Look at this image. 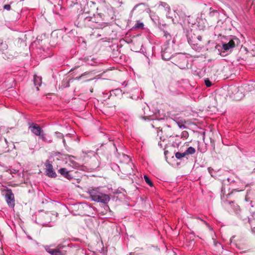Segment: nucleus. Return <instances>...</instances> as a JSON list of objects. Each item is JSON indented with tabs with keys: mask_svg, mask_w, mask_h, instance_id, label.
Masks as SVG:
<instances>
[{
	"mask_svg": "<svg viewBox=\"0 0 255 255\" xmlns=\"http://www.w3.org/2000/svg\"><path fill=\"white\" fill-rule=\"evenodd\" d=\"M89 193L92 199L98 202L107 203L110 199L109 196L102 193L99 188L90 189Z\"/></svg>",
	"mask_w": 255,
	"mask_h": 255,
	"instance_id": "f257e3e1",
	"label": "nucleus"
},
{
	"mask_svg": "<svg viewBox=\"0 0 255 255\" xmlns=\"http://www.w3.org/2000/svg\"><path fill=\"white\" fill-rule=\"evenodd\" d=\"M46 175L50 177H56V173L54 171L53 166L49 162L47 161L45 164Z\"/></svg>",
	"mask_w": 255,
	"mask_h": 255,
	"instance_id": "f03ea898",
	"label": "nucleus"
},
{
	"mask_svg": "<svg viewBox=\"0 0 255 255\" xmlns=\"http://www.w3.org/2000/svg\"><path fill=\"white\" fill-rule=\"evenodd\" d=\"M5 199L8 206L13 207L14 206V195L11 192H8L5 195Z\"/></svg>",
	"mask_w": 255,
	"mask_h": 255,
	"instance_id": "7ed1b4c3",
	"label": "nucleus"
},
{
	"mask_svg": "<svg viewBox=\"0 0 255 255\" xmlns=\"http://www.w3.org/2000/svg\"><path fill=\"white\" fill-rule=\"evenodd\" d=\"M235 41L234 40H231L228 43L224 44L223 45V47L225 50H228L235 47Z\"/></svg>",
	"mask_w": 255,
	"mask_h": 255,
	"instance_id": "20e7f679",
	"label": "nucleus"
},
{
	"mask_svg": "<svg viewBox=\"0 0 255 255\" xmlns=\"http://www.w3.org/2000/svg\"><path fill=\"white\" fill-rule=\"evenodd\" d=\"M244 87L241 86L239 87L238 92L235 94L234 98L237 100H239L242 99L244 97V94L243 93L242 91L243 90Z\"/></svg>",
	"mask_w": 255,
	"mask_h": 255,
	"instance_id": "39448f33",
	"label": "nucleus"
},
{
	"mask_svg": "<svg viewBox=\"0 0 255 255\" xmlns=\"http://www.w3.org/2000/svg\"><path fill=\"white\" fill-rule=\"evenodd\" d=\"M29 128L31 129V131L37 135H39L41 133V128L40 127L35 124L32 126H30Z\"/></svg>",
	"mask_w": 255,
	"mask_h": 255,
	"instance_id": "423d86ee",
	"label": "nucleus"
},
{
	"mask_svg": "<svg viewBox=\"0 0 255 255\" xmlns=\"http://www.w3.org/2000/svg\"><path fill=\"white\" fill-rule=\"evenodd\" d=\"M66 163L72 168H76L78 167V164L74 160V157L73 156H70L69 157L68 160L66 162Z\"/></svg>",
	"mask_w": 255,
	"mask_h": 255,
	"instance_id": "0eeeda50",
	"label": "nucleus"
},
{
	"mask_svg": "<svg viewBox=\"0 0 255 255\" xmlns=\"http://www.w3.org/2000/svg\"><path fill=\"white\" fill-rule=\"evenodd\" d=\"M59 172L63 176L70 179L71 178L70 175L69 174V171L67 170L65 168H62L59 170Z\"/></svg>",
	"mask_w": 255,
	"mask_h": 255,
	"instance_id": "6e6552de",
	"label": "nucleus"
},
{
	"mask_svg": "<svg viewBox=\"0 0 255 255\" xmlns=\"http://www.w3.org/2000/svg\"><path fill=\"white\" fill-rule=\"evenodd\" d=\"M33 81L35 85L40 86L41 83V78L37 76H34Z\"/></svg>",
	"mask_w": 255,
	"mask_h": 255,
	"instance_id": "1a4fd4ad",
	"label": "nucleus"
},
{
	"mask_svg": "<svg viewBox=\"0 0 255 255\" xmlns=\"http://www.w3.org/2000/svg\"><path fill=\"white\" fill-rule=\"evenodd\" d=\"M195 149L193 147H189L187 148V149L185 151V154L187 155L189 154H193L195 152Z\"/></svg>",
	"mask_w": 255,
	"mask_h": 255,
	"instance_id": "9d476101",
	"label": "nucleus"
},
{
	"mask_svg": "<svg viewBox=\"0 0 255 255\" xmlns=\"http://www.w3.org/2000/svg\"><path fill=\"white\" fill-rule=\"evenodd\" d=\"M210 12L209 13V16L210 17H214L216 16H218L219 15V13L217 10H212V8H210Z\"/></svg>",
	"mask_w": 255,
	"mask_h": 255,
	"instance_id": "9b49d317",
	"label": "nucleus"
},
{
	"mask_svg": "<svg viewBox=\"0 0 255 255\" xmlns=\"http://www.w3.org/2000/svg\"><path fill=\"white\" fill-rule=\"evenodd\" d=\"M186 155V154H185V152H183V153L176 152L175 153V157L177 159H180L182 157H183L185 156Z\"/></svg>",
	"mask_w": 255,
	"mask_h": 255,
	"instance_id": "f8f14e48",
	"label": "nucleus"
},
{
	"mask_svg": "<svg viewBox=\"0 0 255 255\" xmlns=\"http://www.w3.org/2000/svg\"><path fill=\"white\" fill-rule=\"evenodd\" d=\"M144 179L147 184H148L150 186L152 187L153 186L152 183L150 179L146 176H144Z\"/></svg>",
	"mask_w": 255,
	"mask_h": 255,
	"instance_id": "ddd939ff",
	"label": "nucleus"
},
{
	"mask_svg": "<svg viewBox=\"0 0 255 255\" xmlns=\"http://www.w3.org/2000/svg\"><path fill=\"white\" fill-rule=\"evenodd\" d=\"M143 23L142 22L137 21L135 25V27L137 28H142L143 27Z\"/></svg>",
	"mask_w": 255,
	"mask_h": 255,
	"instance_id": "4468645a",
	"label": "nucleus"
},
{
	"mask_svg": "<svg viewBox=\"0 0 255 255\" xmlns=\"http://www.w3.org/2000/svg\"><path fill=\"white\" fill-rule=\"evenodd\" d=\"M52 255H63L62 253L58 250L55 249L54 250V252H52L51 253Z\"/></svg>",
	"mask_w": 255,
	"mask_h": 255,
	"instance_id": "2eb2a0df",
	"label": "nucleus"
},
{
	"mask_svg": "<svg viewBox=\"0 0 255 255\" xmlns=\"http://www.w3.org/2000/svg\"><path fill=\"white\" fill-rule=\"evenodd\" d=\"M205 83L207 87H209L211 86V82L209 79H206L205 80Z\"/></svg>",
	"mask_w": 255,
	"mask_h": 255,
	"instance_id": "dca6fc26",
	"label": "nucleus"
},
{
	"mask_svg": "<svg viewBox=\"0 0 255 255\" xmlns=\"http://www.w3.org/2000/svg\"><path fill=\"white\" fill-rule=\"evenodd\" d=\"M45 250L48 253L51 254V253H52V252H54L55 249H51L49 247H46Z\"/></svg>",
	"mask_w": 255,
	"mask_h": 255,
	"instance_id": "f3484780",
	"label": "nucleus"
},
{
	"mask_svg": "<svg viewBox=\"0 0 255 255\" xmlns=\"http://www.w3.org/2000/svg\"><path fill=\"white\" fill-rule=\"evenodd\" d=\"M11 6L10 4H5L3 6V8L6 10H9L10 9Z\"/></svg>",
	"mask_w": 255,
	"mask_h": 255,
	"instance_id": "a211bd4d",
	"label": "nucleus"
},
{
	"mask_svg": "<svg viewBox=\"0 0 255 255\" xmlns=\"http://www.w3.org/2000/svg\"><path fill=\"white\" fill-rule=\"evenodd\" d=\"M165 51H164V52H163V53H162V57H163V58H164V56H165Z\"/></svg>",
	"mask_w": 255,
	"mask_h": 255,
	"instance_id": "6ab92c4d",
	"label": "nucleus"
},
{
	"mask_svg": "<svg viewBox=\"0 0 255 255\" xmlns=\"http://www.w3.org/2000/svg\"><path fill=\"white\" fill-rule=\"evenodd\" d=\"M63 143H64V144H65V139H63Z\"/></svg>",
	"mask_w": 255,
	"mask_h": 255,
	"instance_id": "aec40b11",
	"label": "nucleus"
},
{
	"mask_svg": "<svg viewBox=\"0 0 255 255\" xmlns=\"http://www.w3.org/2000/svg\"><path fill=\"white\" fill-rule=\"evenodd\" d=\"M82 76H83V75H82L81 76L79 77L78 78V79H80V78H81V77Z\"/></svg>",
	"mask_w": 255,
	"mask_h": 255,
	"instance_id": "412c9836",
	"label": "nucleus"
},
{
	"mask_svg": "<svg viewBox=\"0 0 255 255\" xmlns=\"http://www.w3.org/2000/svg\"><path fill=\"white\" fill-rule=\"evenodd\" d=\"M208 170H209V172H210V168H208Z\"/></svg>",
	"mask_w": 255,
	"mask_h": 255,
	"instance_id": "4be33fe9",
	"label": "nucleus"
}]
</instances>
